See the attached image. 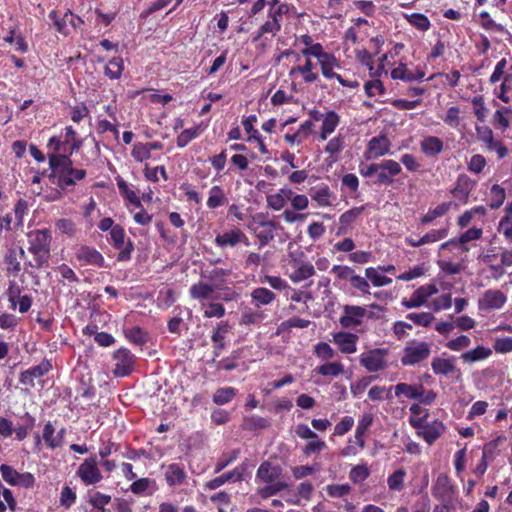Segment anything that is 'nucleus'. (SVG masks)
Wrapping results in <instances>:
<instances>
[{
  "instance_id": "1",
  "label": "nucleus",
  "mask_w": 512,
  "mask_h": 512,
  "mask_svg": "<svg viewBox=\"0 0 512 512\" xmlns=\"http://www.w3.org/2000/svg\"><path fill=\"white\" fill-rule=\"evenodd\" d=\"M47 155L51 170L48 177L49 179L56 178L60 188L73 186L77 181L86 177V170L73 168V162L69 155L61 153H48Z\"/></svg>"
},
{
  "instance_id": "2",
  "label": "nucleus",
  "mask_w": 512,
  "mask_h": 512,
  "mask_svg": "<svg viewBox=\"0 0 512 512\" xmlns=\"http://www.w3.org/2000/svg\"><path fill=\"white\" fill-rule=\"evenodd\" d=\"M28 251L33 256V261L25 263L35 269L48 267L51 258L52 234L47 228L32 230L27 234Z\"/></svg>"
},
{
  "instance_id": "3",
  "label": "nucleus",
  "mask_w": 512,
  "mask_h": 512,
  "mask_svg": "<svg viewBox=\"0 0 512 512\" xmlns=\"http://www.w3.org/2000/svg\"><path fill=\"white\" fill-rule=\"evenodd\" d=\"M360 174L366 178L374 177V184L379 186H391L394 178L402 172L401 164L392 159H385L379 163H371L360 167Z\"/></svg>"
},
{
  "instance_id": "4",
  "label": "nucleus",
  "mask_w": 512,
  "mask_h": 512,
  "mask_svg": "<svg viewBox=\"0 0 512 512\" xmlns=\"http://www.w3.org/2000/svg\"><path fill=\"white\" fill-rule=\"evenodd\" d=\"M429 414H425L419 418L410 417L409 424L417 430V435L421 437L427 444L432 445L445 431L446 426L438 419L427 422Z\"/></svg>"
},
{
  "instance_id": "5",
  "label": "nucleus",
  "mask_w": 512,
  "mask_h": 512,
  "mask_svg": "<svg viewBox=\"0 0 512 512\" xmlns=\"http://www.w3.org/2000/svg\"><path fill=\"white\" fill-rule=\"evenodd\" d=\"M431 355V344L426 341L410 340L403 349L401 363L403 366H414L426 361Z\"/></svg>"
},
{
  "instance_id": "6",
  "label": "nucleus",
  "mask_w": 512,
  "mask_h": 512,
  "mask_svg": "<svg viewBox=\"0 0 512 512\" xmlns=\"http://www.w3.org/2000/svg\"><path fill=\"white\" fill-rule=\"evenodd\" d=\"M110 243L114 249L119 251L117 255L119 262H127L131 259L134 243L130 238H126L125 230L121 225L116 224L110 232Z\"/></svg>"
},
{
  "instance_id": "7",
  "label": "nucleus",
  "mask_w": 512,
  "mask_h": 512,
  "mask_svg": "<svg viewBox=\"0 0 512 512\" xmlns=\"http://www.w3.org/2000/svg\"><path fill=\"white\" fill-rule=\"evenodd\" d=\"M112 360L114 361L113 375L123 378L133 372L136 356L128 348L121 347L113 352Z\"/></svg>"
},
{
  "instance_id": "8",
  "label": "nucleus",
  "mask_w": 512,
  "mask_h": 512,
  "mask_svg": "<svg viewBox=\"0 0 512 512\" xmlns=\"http://www.w3.org/2000/svg\"><path fill=\"white\" fill-rule=\"evenodd\" d=\"M76 475L85 486L95 485L103 479L96 456H90L79 465Z\"/></svg>"
},
{
  "instance_id": "9",
  "label": "nucleus",
  "mask_w": 512,
  "mask_h": 512,
  "mask_svg": "<svg viewBox=\"0 0 512 512\" xmlns=\"http://www.w3.org/2000/svg\"><path fill=\"white\" fill-rule=\"evenodd\" d=\"M0 472L3 480L12 486H21L26 489H30L34 487L36 482V479L32 473H20L12 466L7 464H2L0 466Z\"/></svg>"
},
{
  "instance_id": "10",
  "label": "nucleus",
  "mask_w": 512,
  "mask_h": 512,
  "mask_svg": "<svg viewBox=\"0 0 512 512\" xmlns=\"http://www.w3.org/2000/svg\"><path fill=\"white\" fill-rule=\"evenodd\" d=\"M477 186V181L472 179L466 173H460L453 188L450 190L452 196L460 203L467 204L469 202L470 194Z\"/></svg>"
},
{
  "instance_id": "11",
  "label": "nucleus",
  "mask_w": 512,
  "mask_h": 512,
  "mask_svg": "<svg viewBox=\"0 0 512 512\" xmlns=\"http://www.w3.org/2000/svg\"><path fill=\"white\" fill-rule=\"evenodd\" d=\"M507 302V295L499 289L484 291L478 300V309L483 312L500 310Z\"/></svg>"
},
{
  "instance_id": "12",
  "label": "nucleus",
  "mask_w": 512,
  "mask_h": 512,
  "mask_svg": "<svg viewBox=\"0 0 512 512\" xmlns=\"http://www.w3.org/2000/svg\"><path fill=\"white\" fill-rule=\"evenodd\" d=\"M255 235L259 241V247L268 245L275 237V231L279 224L274 220H268L264 215H258L255 219Z\"/></svg>"
},
{
  "instance_id": "13",
  "label": "nucleus",
  "mask_w": 512,
  "mask_h": 512,
  "mask_svg": "<svg viewBox=\"0 0 512 512\" xmlns=\"http://www.w3.org/2000/svg\"><path fill=\"white\" fill-rule=\"evenodd\" d=\"M318 63L325 78L336 79L344 87L354 88L358 85L357 81L346 80L340 74L334 72L335 68L340 67V62L333 53L318 61Z\"/></svg>"
},
{
  "instance_id": "14",
  "label": "nucleus",
  "mask_w": 512,
  "mask_h": 512,
  "mask_svg": "<svg viewBox=\"0 0 512 512\" xmlns=\"http://www.w3.org/2000/svg\"><path fill=\"white\" fill-rule=\"evenodd\" d=\"M476 134L478 140L485 144L486 150L496 151L499 159H503L508 155V148L500 140H495L493 131L490 127L477 126Z\"/></svg>"
},
{
  "instance_id": "15",
  "label": "nucleus",
  "mask_w": 512,
  "mask_h": 512,
  "mask_svg": "<svg viewBox=\"0 0 512 512\" xmlns=\"http://www.w3.org/2000/svg\"><path fill=\"white\" fill-rule=\"evenodd\" d=\"M387 351L384 349H372L363 353L360 357V364L368 372H379L387 367Z\"/></svg>"
},
{
  "instance_id": "16",
  "label": "nucleus",
  "mask_w": 512,
  "mask_h": 512,
  "mask_svg": "<svg viewBox=\"0 0 512 512\" xmlns=\"http://www.w3.org/2000/svg\"><path fill=\"white\" fill-rule=\"evenodd\" d=\"M438 292L435 284H426L417 288L409 299L403 298L401 305L406 309H413L423 306L427 300Z\"/></svg>"
},
{
  "instance_id": "17",
  "label": "nucleus",
  "mask_w": 512,
  "mask_h": 512,
  "mask_svg": "<svg viewBox=\"0 0 512 512\" xmlns=\"http://www.w3.org/2000/svg\"><path fill=\"white\" fill-rule=\"evenodd\" d=\"M249 245V239L240 228H233L216 235L214 244L222 249L234 248L238 244Z\"/></svg>"
},
{
  "instance_id": "18",
  "label": "nucleus",
  "mask_w": 512,
  "mask_h": 512,
  "mask_svg": "<svg viewBox=\"0 0 512 512\" xmlns=\"http://www.w3.org/2000/svg\"><path fill=\"white\" fill-rule=\"evenodd\" d=\"M51 370V362L47 359H43L38 365L22 371L19 374V383L33 388L35 386V379L47 375Z\"/></svg>"
},
{
  "instance_id": "19",
  "label": "nucleus",
  "mask_w": 512,
  "mask_h": 512,
  "mask_svg": "<svg viewBox=\"0 0 512 512\" xmlns=\"http://www.w3.org/2000/svg\"><path fill=\"white\" fill-rule=\"evenodd\" d=\"M78 137L76 130L71 126L64 128V134L60 136H52L49 138L47 147L48 153H61L66 154L68 150V143Z\"/></svg>"
},
{
  "instance_id": "20",
  "label": "nucleus",
  "mask_w": 512,
  "mask_h": 512,
  "mask_svg": "<svg viewBox=\"0 0 512 512\" xmlns=\"http://www.w3.org/2000/svg\"><path fill=\"white\" fill-rule=\"evenodd\" d=\"M431 368L435 375L450 376L456 381H460L462 378L461 370L456 367L454 361L450 358L434 357Z\"/></svg>"
},
{
  "instance_id": "21",
  "label": "nucleus",
  "mask_w": 512,
  "mask_h": 512,
  "mask_svg": "<svg viewBox=\"0 0 512 512\" xmlns=\"http://www.w3.org/2000/svg\"><path fill=\"white\" fill-rule=\"evenodd\" d=\"M291 267L293 271L289 275L293 283L305 281L315 275V266L302 258H293L291 260Z\"/></svg>"
},
{
  "instance_id": "22",
  "label": "nucleus",
  "mask_w": 512,
  "mask_h": 512,
  "mask_svg": "<svg viewBox=\"0 0 512 512\" xmlns=\"http://www.w3.org/2000/svg\"><path fill=\"white\" fill-rule=\"evenodd\" d=\"M246 471L247 464L242 463L241 465L235 467L233 470L226 472L206 482L205 488L208 490H215L227 482L242 481Z\"/></svg>"
},
{
  "instance_id": "23",
  "label": "nucleus",
  "mask_w": 512,
  "mask_h": 512,
  "mask_svg": "<svg viewBox=\"0 0 512 512\" xmlns=\"http://www.w3.org/2000/svg\"><path fill=\"white\" fill-rule=\"evenodd\" d=\"M164 479L169 487H177L187 484L188 474L185 470L184 465L178 463H171L163 465Z\"/></svg>"
},
{
  "instance_id": "24",
  "label": "nucleus",
  "mask_w": 512,
  "mask_h": 512,
  "mask_svg": "<svg viewBox=\"0 0 512 512\" xmlns=\"http://www.w3.org/2000/svg\"><path fill=\"white\" fill-rule=\"evenodd\" d=\"M75 256L81 265H93L100 268L105 266L103 255L94 247L82 245L76 250Z\"/></svg>"
},
{
  "instance_id": "25",
  "label": "nucleus",
  "mask_w": 512,
  "mask_h": 512,
  "mask_svg": "<svg viewBox=\"0 0 512 512\" xmlns=\"http://www.w3.org/2000/svg\"><path fill=\"white\" fill-rule=\"evenodd\" d=\"M366 309L361 306L345 305L339 322L344 328H355L362 323Z\"/></svg>"
},
{
  "instance_id": "26",
  "label": "nucleus",
  "mask_w": 512,
  "mask_h": 512,
  "mask_svg": "<svg viewBox=\"0 0 512 512\" xmlns=\"http://www.w3.org/2000/svg\"><path fill=\"white\" fill-rule=\"evenodd\" d=\"M22 247H10L4 255V264L8 275L17 276L21 271V260L25 258Z\"/></svg>"
},
{
  "instance_id": "27",
  "label": "nucleus",
  "mask_w": 512,
  "mask_h": 512,
  "mask_svg": "<svg viewBox=\"0 0 512 512\" xmlns=\"http://www.w3.org/2000/svg\"><path fill=\"white\" fill-rule=\"evenodd\" d=\"M256 122H257L256 115H249L242 120V125L244 127V130L248 134L247 141L248 142H256L260 153L263 155H267V154H269L267 145L264 143L259 131L254 128V124Z\"/></svg>"
},
{
  "instance_id": "28",
  "label": "nucleus",
  "mask_w": 512,
  "mask_h": 512,
  "mask_svg": "<svg viewBox=\"0 0 512 512\" xmlns=\"http://www.w3.org/2000/svg\"><path fill=\"white\" fill-rule=\"evenodd\" d=\"M358 335L350 332H336L333 334V343L337 345L340 352L352 354L357 350Z\"/></svg>"
},
{
  "instance_id": "29",
  "label": "nucleus",
  "mask_w": 512,
  "mask_h": 512,
  "mask_svg": "<svg viewBox=\"0 0 512 512\" xmlns=\"http://www.w3.org/2000/svg\"><path fill=\"white\" fill-rule=\"evenodd\" d=\"M276 299V293L266 287H256L250 292V303L256 309L272 305Z\"/></svg>"
},
{
  "instance_id": "30",
  "label": "nucleus",
  "mask_w": 512,
  "mask_h": 512,
  "mask_svg": "<svg viewBox=\"0 0 512 512\" xmlns=\"http://www.w3.org/2000/svg\"><path fill=\"white\" fill-rule=\"evenodd\" d=\"M219 289V285H213L203 281L193 284L189 289V295L192 299L198 301L215 300L214 292Z\"/></svg>"
},
{
  "instance_id": "31",
  "label": "nucleus",
  "mask_w": 512,
  "mask_h": 512,
  "mask_svg": "<svg viewBox=\"0 0 512 512\" xmlns=\"http://www.w3.org/2000/svg\"><path fill=\"white\" fill-rule=\"evenodd\" d=\"M391 142L387 135L381 134L372 137L367 145V153L370 154L369 158L377 159L389 153Z\"/></svg>"
},
{
  "instance_id": "32",
  "label": "nucleus",
  "mask_w": 512,
  "mask_h": 512,
  "mask_svg": "<svg viewBox=\"0 0 512 512\" xmlns=\"http://www.w3.org/2000/svg\"><path fill=\"white\" fill-rule=\"evenodd\" d=\"M315 114H318V112L315 111ZM321 117H323V119H322V125H321L319 136H320L321 140H326L327 137L330 134H332L335 131V129L337 128V126L339 125L340 117L333 110L328 111L325 115L319 114V116H317V115L313 116V118L316 121L320 120Z\"/></svg>"
},
{
  "instance_id": "33",
  "label": "nucleus",
  "mask_w": 512,
  "mask_h": 512,
  "mask_svg": "<svg viewBox=\"0 0 512 512\" xmlns=\"http://www.w3.org/2000/svg\"><path fill=\"white\" fill-rule=\"evenodd\" d=\"M266 318L265 310L247 307L241 313L239 324L248 328L259 327Z\"/></svg>"
},
{
  "instance_id": "34",
  "label": "nucleus",
  "mask_w": 512,
  "mask_h": 512,
  "mask_svg": "<svg viewBox=\"0 0 512 512\" xmlns=\"http://www.w3.org/2000/svg\"><path fill=\"white\" fill-rule=\"evenodd\" d=\"M420 151L427 158H437L444 150L443 141L437 136H426L419 143Z\"/></svg>"
},
{
  "instance_id": "35",
  "label": "nucleus",
  "mask_w": 512,
  "mask_h": 512,
  "mask_svg": "<svg viewBox=\"0 0 512 512\" xmlns=\"http://www.w3.org/2000/svg\"><path fill=\"white\" fill-rule=\"evenodd\" d=\"M230 329L228 321H222L217 324L215 330L211 335V340L214 343L213 354L214 357L220 356L222 351L225 349V338Z\"/></svg>"
},
{
  "instance_id": "36",
  "label": "nucleus",
  "mask_w": 512,
  "mask_h": 512,
  "mask_svg": "<svg viewBox=\"0 0 512 512\" xmlns=\"http://www.w3.org/2000/svg\"><path fill=\"white\" fill-rule=\"evenodd\" d=\"M309 195L311 200L319 207H329L332 205L334 195L327 184L322 183L317 187L311 188L309 190Z\"/></svg>"
},
{
  "instance_id": "37",
  "label": "nucleus",
  "mask_w": 512,
  "mask_h": 512,
  "mask_svg": "<svg viewBox=\"0 0 512 512\" xmlns=\"http://www.w3.org/2000/svg\"><path fill=\"white\" fill-rule=\"evenodd\" d=\"M282 469L279 466H273L271 462L264 461L260 464L257 473H256V481H261L264 483H270L277 481V479L281 476Z\"/></svg>"
},
{
  "instance_id": "38",
  "label": "nucleus",
  "mask_w": 512,
  "mask_h": 512,
  "mask_svg": "<svg viewBox=\"0 0 512 512\" xmlns=\"http://www.w3.org/2000/svg\"><path fill=\"white\" fill-rule=\"evenodd\" d=\"M314 68L315 64L311 61L310 58L306 57L305 63L303 65L292 67L289 75L293 76L295 74H300L305 83H314L319 78V75L314 71Z\"/></svg>"
},
{
  "instance_id": "39",
  "label": "nucleus",
  "mask_w": 512,
  "mask_h": 512,
  "mask_svg": "<svg viewBox=\"0 0 512 512\" xmlns=\"http://www.w3.org/2000/svg\"><path fill=\"white\" fill-rule=\"evenodd\" d=\"M365 206H359V207H353L347 211H345L343 214L339 217V228H338V235L346 234L351 228L352 224L358 219V217L362 214L364 211Z\"/></svg>"
},
{
  "instance_id": "40",
  "label": "nucleus",
  "mask_w": 512,
  "mask_h": 512,
  "mask_svg": "<svg viewBox=\"0 0 512 512\" xmlns=\"http://www.w3.org/2000/svg\"><path fill=\"white\" fill-rule=\"evenodd\" d=\"M116 182L119 193L124 199L125 206L128 209L130 206L141 207V199L136 192L128 186L127 182L122 177H117Z\"/></svg>"
},
{
  "instance_id": "41",
  "label": "nucleus",
  "mask_w": 512,
  "mask_h": 512,
  "mask_svg": "<svg viewBox=\"0 0 512 512\" xmlns=\"http://www.w3.org/2000/svg\"><path fill=\"white\" fill-rule=\"evenodd\" d=\"M206 204L207 207L211 210L228 204V198L224 192V189L219 185L212 186L209 190Z\"/></svg>"
},
{
  "instance_id": "42",
  "label": "nucleus",
  "mask_w": 512,
  "mask_h": 512,
  "mask_svg": "<svg viewBox=\"0 0 512 512\" xmlns=\"http://www.w3.org/2000/svg\"><path fill=\"white\" fill-rule=\"evenodd\" d=\"M452 206H457V204L454 203L453 201H447L439 204L433 209H429L427 213L421 217V224L427 225L432 223L436 218L442 217L445 214H447Z\"/></svg>"
},
{
  "instance_id": "43",
  "label": "nucleus",
  "mask_w": 512,
  "mask_h": 512,
  "mask_svg": "<svg viewBox=\"0 0 512 512\" xmlns=\"http://www.w3.org/2000/svg\"><path fill=\"white\" fill-rule=\"evenodd\" d=\"M123 332L125 338L132 344L143 346L148 342V333L139 326L125 328Z\"/></svg>"
},
{
  "instance_id": "44",
  "label": "nucleus",
  "mask_w": 512,
  "mask_h": 512,
  "mask_svg": "<svg viewBox=\"0 0 512 512\" xmlns=\"http://www.w3.org/2000/svg\"><path fill=\"white\" fill-rule=\"evenodd\" d=\"M492 354V350L485 346H477L474 349L467 351L461 355V358L464 362H477L484 359H487Z\"/></svg>"
},
{
  "instance_id": "45",
  "label": "nucleus",
  "mask_w": 512,
  "mask_h": 512,
  "mask_svg": "<svg viewBox=\"0 0 512 512\" xmlns=\"http://www.w3.org/2000/svg\"><path fill=\"white\" fill-rule=\"evenodd\" d=\"M288 484L283 481H274L270 483H266L263 487L257 488V495H259L262 499H268L274 495H277L279 492L287 489Z\"/></svg>"
},
{
  "instance_id": "46",
  "label": "nucleus",
  "mask_w": 512,
  "mask_h": 512,
  "mask_svg": "<svg viewBox=\"0 0 512 512\" xmlns=\"http://www.w3.org/2000/svg\"><path fill=\"white\" fill-rule=\"evenodd\" d=\"M17 501L10 489L6 488L0 481V512H6L7 509L15 511Z\"/></svg>"
},
{
  "instance_id": "47",
  "label": "nucleus",
  "mask_w": 512,
  "mask_h": 512,
  "mask_svg": "<svg viewBox=\"0 0 512 512\" xmlns=\"http://www.w3.org/2000/svg\"><path fill=\"white\" fill-rule=\"evenodd\" d=\"M315 372L322 376L337 377L344 373V365L339 362H326L315 368Z\"/></svg>"
},
{
  "instance_id": "48",
  "label": "nucleus",
  "mask_w": 512,
  "mask_h": 512,
  "mask_svg": "<svg viewBox=\"0 0 512 512\" xmlns=\"http://www.w3.org/2000/svg\"><path fill=\"white\" fill-rule=\"evenodd\" d=\"M506 199V191L499 184H494L490 188L488 206L492 210L500 208Z\"/></svg>"
},
{
  "instance_id": "49",
  "label": "nucleus",
  "mask_w": 512,
  "mask_h": 512,
  "mask_svg": "<svg viewBox=\"0 0 512 512\" xmlns=\"http://www.w3.org/2000/svg\"><path fill=\"white\" fill-rule=\"evenodd\" d=\"M237 395V389L234 387H222L216 389L213 394L212 400L216 405H225L230 403Z\"/></svg>"
},
{
  "instance_id": "50",
  "label": "nucleus",
  "mask_w": 512,
  "mask_h": 512,
  "mask_svg": "<svg viewBox=\"0 0 512 512\" xmlns=\"http://www.w3.org/2000/svg\"><path fill=\"white\" fill-rule=\"evenodd\" d=\"M406 20L412 27L421 32H426L431 28L429 18L423 13L415 12L410 15H406Z\"/></svg>"
},
{
  "instance_id": "51",
  "label": "nucleus",
  "mask_w": 512,
  "mask_h": 512,
  "mask_svg": "<svg viewBox=\"0 0 512 512\" xmlns=\"http://www.w3.org/2000/svg\"><path fill=\"white\" fill-rule=\"evenodd\" d=\"M407 476L405 469L400 468L395 470L387 478V485L391 491H401L404 488V481Z\"/></svg>"
},
{
  "instance_id": "52",
  "label": "nucleus",
  "mask_w": 512,
  "mask_h": 512,
  "mask_svg": "<svg viewBox=\"0 0 512 512\" xmlns=\"http://www.w3.org/2000/svg\"><path fill=\"white\" fill-rule=\"evenodd\" d=\"M419 389H422V384L399 383L394 386L395 395L397 397L404 395L406 398L414 400L418 397Z\"/></svg>"
},
{
  "instance_id": "53",
  "label": "nucleus",
  "mask_w": 512,
  "mask_h": 512,
  "mask_svg": "<svg viewBox=\"0 0 512 512\" xmlns=\"http://www.w3.org/2000/svg\"><path fill=\"white\" fill-rule=\"evenodd\" d=\"M124 70V62L121 57L112 58L105 67V74L111 80L119 79Z\"/></svg>"
},
{
  "instance_id": "54",
  "label": "nucleus",
  "mask_w": 512,
  "mask_h": 512,
  "mask_svg": "<svg viewBox=\"0 0 512 512\" xmlns=\"http://www.w3.org/2000/svg\"><path fill=\"white\" fill-rule=\"evenodd\" d=\"M365 275L375 287L387 286L392 283L391 278L381 274L379 270L374 267L366 268Z\"/></svg>"
},
{
  "instance_id": "55",
  "label": "nucleus",
  "mask_w": 512,
  "mask_h": 512,
  "mask_svg": "<svg viewBox=\"0 0 512 512\" xmlns=\"http://www.w3.org/2000/svg\"><path fill=\"white\" fill-rule=\"evenodd\" d=\"M259 282L261 284H268L272 289L277 291H284L290 288L288 282L280 276L266 274L259 276Z\"/></svg>"
},
{
  "instance_id": "56",
  "label": "nucleus",
  "mask_w": 512,
  "mask_h": 512,
  "mask_svg": "<svg viewBox=\"0 0 512 512\" xmlns=\"http://www.w3.org/2000/svg\"><path fill=\"white\" fill-rule=\"evenodd\" d=\"M201 133L199 126H194L183 130L176 139L177 147H186L193 139L197 138Z\"/></svg>"
},
{
  "instance_id": "57",
  "label": "nucleus",
  "mask_w": 512,
  "mask_h": 512,
  "mask_svg": "<svg viewBox=\"0 0 512 512\" xmlns=\"http://www.w3.org/2000/svg\"><path fill=\"white\" fill-rule=\"evenodd\" d=\"M511 90H512V73H506L499 88L494 90V94L502 102L509 103L510 97L508 96V92Z\"/></svg>"
},
{
  "instance_id": "58",
  "label": "nucleus",
  "mask_w": 512,
  "mask_h": 512,
  "mask_svg": "<svg viewBox=\"0 0 512 512\" xmlns=\"http://www.w3.org/2000/svg\"><path fill=\"white\" fill-rule=\"evenodd\" d=\"M55 428L53 424L49 421L44 425L42 438L46 444V446L50 449L59 448L60 437H55Z\"/></svg>"
},
{
  "instance_id": "59",
  "label": "nucleus",
  "mask_w": 512,
  "mask_h": 512,
  "mask_svg": "<svg viewBox=\"0 0 512 512\" xmlns=\"http://www.w3.org/2000/svg\"><path fill=\"white\" fill-rule=\"evenodd\" d=\"M230 274V270L216 267L212 270L206 271V274H202V277L206 278L213 285H217V283H224L225 279L230 276Z\"/></svg>"
},
{
  "instance_id": "60",
  "label": "nucleus",
  "mask_w": 512,
  "mask_h": 512,
  "mask_svg": "<svg viewBox=\"0 0 512 512\" xmlns=\"http://www.w3.org/2000/svg\"><path fill=\"white\" fill-rule=\"evenodd\" d=\"M14 227L16 229L23 226L24 223V216L28 212V203L26 200L20 198L14 205Z\"/></svg>"
},
{
  "instance_id": "61",
  "label": "nucleus",
  "mask_w": 512,
  "mask_h": 512,
  "mask_svg": "<svg viewBox=\"0 0 512 512\" xmlns=\"http://www.w3.org/2000/svg\"><path fill=\"white\" fill-rule=\"evenodd\" d=\"M406 319L412 321L415 325L429 327L432 324L435 317L430 312H412L406 315Z\"/></svg>"
},
{
  "instance_id": "62",
  "label": "nucleus",
  "mask_w": 512,
  "mask_h": 512,
  "mask_svg": "<svg viewBox=\"0 0 512 512\" xmlns=\"http://www.w3.org/2000/svg\"><path fill=\"white\" fill-rule=\"evenodd\" d=\"M240 451L238 449L231 450L230 452L223 453L217 460L215 464V473L221 472L227 466H229L232 462H234L239 457Z\"/></svg>"
},
{
  "instance_id": "63",
  "label": "nucleus",
  "mask_w": 512,
  "mask_h": 512,
  "mask_svg": "<svg viewBox=\"0 0 512 512\" xmlns=\"http://www.w3.org/2000/svg\"><path fill=\"white\" fill-rule=\"evenodd\" d=\"M370 475L369 468L366 464H359L351 468L349 479L357 484L365 481Z\"/></svg>"
},
{
  "instance_id": "64",
  "label": "nucleus",
  "mask_w": 512,
  "mask_h": 512,
  "mask_svg": "<svg viewBox=\"0 0 512 512\" xmlns=\"http://www.w3.org/2000/svg\"><path fill=\"white\" fill-rule=\"evenodd\" d=\"M507 114H512V109L510 107H502L494 114L493 124L503 131L510 126V121L506 117Z\"/></svg>"
}]
</instances>
